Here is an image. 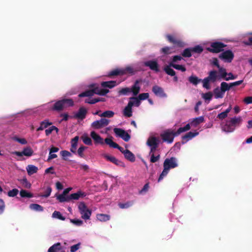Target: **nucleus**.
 <instances>
[{
  "instance_id": "obj_1",
  "label": "nucleus",
  "mask_w": 252,
  "mask_h": 252,
  "mask_svg": "<svg viewBox=\"0 0 252 252\" xmlns=\"http://www.w3.org/2000/svg\"><path fill=\"white\" fill-rule=\"evenodd\" d=\"M242 122V118L240 116L234 117L227 121L225 125L222 126V131L230 133L234 131L236 127L239 126Z\"/></svg>"
},
{
  "instance_id": "obj_2",
  "label": "nucleus",
  "mask_w": 252,
  "mask_h": 252,
  "mask_svg": "<svg viewBox=\"0 0 252 252\" xmlns=\"http://www.w3.org/2000/svg\"><path fill=\"white\" fill-rule=\"evenodd\" d=\"M117 85L115 81H105L101 83V87L103 88H99L95 87V94L104 95L109 92L107 88L111 89Z\"/></svg>"
},
{
  "instance_id": "obj_3",
  "label": "nucleus",
  "mask_w": 252,
  "mask_h": 252,
  "mask_svg": "<svg viewBox=\"0 0 252 252\" xmlns=\"http://www.w3.org/2000/svg\"><path fill=\"white\" fill-rule=\"evenodd\" d=\"M73 105L74 102L72 99L64 98L55 102L52 107V109L57 111H61L64 108L72 106Z\"/></svg>"
},
{
  "instance_id": "obj_4",
  "label": "nucleus",
  "mask_w": 252,
  "mask_h": 252,
  "mask_svg": "<svg viewBox=\"0 0 252 252\" xmlns=\"http://www.w3.org/2000/svg\"><path fill=\"white\" fill-rule=\"evenodd\" d=\"M163 141L168 143H172L175 137L177 136L176 132L172 129H168L164 130L160 135Z\"/></svg>"
},
{
  "instance_id": "obj_5",
  "label": "nucleus",
  "mask_w": 252,
  "mask_h": 252,
  "mask_svg": "<svg viewBox=\"0 0 252 252\" xmlns=\"http://www.w3.org/2000/svg\"><path fill=\"white\" fill-rule=\"evenodd\" d=\"M159 140L158 137L153 135H151L149 136L147 141V145L150 148V154L155 152L159 145Z\"/></svg>"
},
{
  "instance_id": "obj_6",
  "label": "nucleus",
  "mask_w": 252,
  "mask_h": 252,
  "mask_svg": "<svg viewBox=\"0 0 252 252\" xmlns=\"http://www.w3.org/2000/svg\"><path fill=\"white\" fill-rule=\"evenodd\" d=\"M78 209L82 219L88 220L90 218L91 215V212L87 208L84 202H81L79 203L78 205Z\"/></svg>"
},
{
  "instance_id": "obj_7",
  "label": "nucleus",
  "mask_w": 252,
  "mask_h": 252,
  "mask_svg": "<svg viewBox=\"0 0 252 252\" xmlns=\"http://www.w3.org/2000/svg\"><path fill=\"white\" fill-rule=\"evenodd\" d=\"M225 46L220 42H214L211 43L210 47L207 48V50L213 53H219Z\"/></svg>"
},
{
  "instance_id": "obj_8",
  "label": "nucleus",
  "mask_w": 252,
  "mask_h": 252,
  "mask_svg": "<svg viewBox=\"0 0 252 252\" xmlns=\"http://www.w3.org/2000/svg\"><path fill=\"white\" fill-rule=\"evenodd\" d=\"M127 72L129 73H133V69L131 67L128 66L125 68H117L111 71L108 75L109 76H114L118 75H123Z\"/></svg>"
},
{
  "instance_id": "obj_9",
  "label": "nucleus",
  "mask_w": 252,
  "mask_h": 252,
  "mask_svg": "<svg viewBox=\"0 0 252 252\" xmlns=\"http://www.w3.org/2000/svg\"><path fill=\"white\" fill-rule=\"evenodd\" d=\"M114 132L117 137H119L122 138L124 140L127 142L130 138V136L125 130L120 128H115Z\"/></svg>"
},
{
  "instance_id": "obj_10",
  "label": "nucleus",
  "mask_w": 252,
  "mask_h": 252,
  "mask_svg": "<svg viewBox=\"0 0 252 252\" xmlns=\"http://www.w3.org/2000/svg\"><path fill=\"white\" fill-rule=\"evenodd\" d=\"M178 166L177 159L172 157L165 159L163 163V167H166L168 169L174 168Z\"/></svg>"
},
{
  "instance_id": "obj_11",
  "label": "nucleus",
  "mask_w": 252,
  "mask_h": 252,
  "mask_svg": "<svg viewBox=\"0 0 252 252\" xmlns=\"http://www.w3.org/2000/svg\"><path fill=\"white\" fill-rule=\"evenodd\" d=\"M219 57L224 62L230 63L233 60L234 55L231 51L227 50L221 53Z\"/></svg>"
},
{
  "instance_id": "obj_12",
  "label": "nucleus",
  "mask_w": 252,
  "mask_h": 252,
  "mask_svg": "<svg viewBox=\"0 0 252 252\" xmlns=\"http://www.w3.org/2000/svg\"><path fill=\"white\" fill-rule=\"evenodd\" d=\"M33 151L30 147L24 148L22 152L15 151L12 153V154L19 157H22L23 156L31 157L33 155Z\"/></svg>"
},
{
  "instance_id": "obj_13",
  "label": "nucleus",
  "mask_w": 252,
  "mask_h": 252,
  "mask_svg": "<svg viewBox=\"0 0 252 252\" xmlns=\"http://www.w3.org/2000/svg\"><path fill=\"white\" fill-rule=\"evenodd\" d=\"M107 175L104 173H97L95 174V178L97 179V180L102 182L101 190H106L107 189V185L106 182L105 178Z\"/></svg>"
},
{
  "instance_id": "obj_14",
  "label": "nucleus",
  "mask_w": 252,
  "mask_h": 252,
  "mask_svg": "<svg viewBox=\"0 0 252 252\" xmlns=\"http://www.w3.org/2000/svg\"><path fill=\"white\" fill-rule=\"evenodd\" d=\"M146 66L149 67L151 70L158 72L159 71L158 64L157 61H148L144 63Z\"/></svg>"
},
{
  "instance_id": "obj_15",
  "label": "nucleus",
  "mask_w": 252,
  "mask_h": 252,
  "mask_svg": "<svg viewBox=\"0 0 252 252\" xmlns=\"http://www.w3.org/2000/svg\"><path fill=\"white\" fill-rule=\"evenodd\" d=\"M199 134V132L195 131L194 132H189L187 134H186L185 135L183 136L182 137V144H184L189 141L192 139L193 138L195 137L197 135Z\"/></svg>"
},
{
  "instance_id": "obj_16",
  "label": "nucleus",
  "mask_w": 252,
  "mask_h": 252,
  "mask_svg": "<svg viewBox=\"0 0 252 252\" xmlns=\"http://www.w3.org/2000/svg\"><path fill=\"white\" fill-rule=\"evenodd\" d=\"M204 121V118L203 116H200L197 118L191 119L189 120V124H190V127H196Z\"/></svg>"
},
{
  "instance_id": "obj_17",
  "label": "nucleus",
  "mask_w": 252,
  "mask_h": 252,
  "mask_svg": "<svg viewBox=\"0 0 252 252\" xmlns=\"http://www.w3.org/2000/svg\"><path fill=\"white\" fill-rule=\"evenodd\" d=\"M104 157L107 160L114 163L115 164H116L117 165H118L120 166H123V167L125 166V164L123 162L119 160L118 159H117L114 156L109 155H104Z\"/></svg>"
},
{
  "instance_id": "obj_18",
  "label": "nucleus",
  "mask_w": 252,
  "mask_h": 252,
  "mask_svg": "<svg viewBox=\"0 0 252 252\" xmlns=\"http://www.w3.org/2000/svg\"><path fill=\"white\" fill-rule=\"evenodd\" d=\"M92 89L91 90H87L78 95L80 97H90L94 95V84H92L91 85Z\"/></svg>"
},
{
  "instance_id": "obj_19",
  "label": "nucleus",
  "mask_w": 252,
  "mask_h": 252,
  "mask_svg": "<svg viewBox=\"0 0 252 252\" xmlns=\"http://www.w3.org/2000/svg\"><path fill=\"white\" fill-rule=\"evenodd\" d=\"M153 92L158 96L160 97H165L166 96L163 89L158 86H155L153 87Z\"/></svg>"
},
{
  "instance_id": "obj_20",
  "label": "nucleus",
  "mask_w": 252,
  "mask_h": 252,
  "mask_svg": "<svg viewBox=\"0 0 252 252\" xmlns=\"http://www.w3.org/2000/svg\"><path fill=\"white\" fill-rule=\"evenodd\" d=\"M87 114V110L83 107L79 108L78 112L74 115L75 118L83 120L85 118Z\"/></svg>"
},
{
  "instance_id": "obj_21",
  "label": "nucleus",
  "mask_w": 252,
  "mask_h": 252,
  "mask_svg": "<svg viewBox=\"0 0 252 252\" xmlns=\"http://www.w3.org/2000/svg\"><path fill=\"white\" fill-rule=\"evenodd\" d=\"M109 123V120L105 118H101L99 120L95 121V128L106 126Z\"/></svg>"
},
{
  "instance_id": "obj_22",
  "label": "nucleus",
  "mask_w": 252,
  "mask_h": 252,
  "mask_svg": "<svg viewBox=\"0 0 252 252\" xmlns=\"http://www.w3.org/2000/svg\"><path fill=\"white\" fill-rule=\"evenodd\" d=\"M215 98L216 99L222 98L224 95V93L220 87H217L213 91Z\"/></svg>"
},
{
  "instance_id": "obj_23",
  "label": "nucleus",
  "mask_w": 252,
  "mask_h": 252,
  "mask_svg": "<svg viewBox=\"0 0 252 252\" xmlns=\"http://www.w3.org/2000/svg\"><path fill=\"white\" fill-rule=\"evenodd\" d=\"M95 115L101 117L112 118L114 115V112L112 111L108 110L101 113L99 111H95Z\"/></svg>"
},
{
  "instance_id": "obj_24",
  "label": "nucleus",
  "mask_w": 252,
  "mask_h": 252,
  "mask_svg": "<svg viewBox=\"0 0 252 252\" xmlns=\"http://www.w3.org/2000/svg\"><path fill=\"white\" fill-rule=\"evenodd\" d=\"M124 115L127 117H130L132 115V107L131 103H128L123 111Z\"/></svg>"
},
{
  "instance_id": "obj_25",
  "label": "nucleus",
  "mask_w": 252,
  "mask_h": 252,
  "mask_svg": "<svg viewBox=\"0 0 252 252\" xmlns=\"http://www.w3.org/2000/svg\"><path fill=\"white\" fill-rule=\"evenodd\" d=\"M62 249V245L61 243H57L51 247H50L48 250V252H58Z\"/></svg>"
},
{
  "instance_id": "obj_26",
  "label": "nucleus",
  "mask_w": 252,
  "mask_h": 252,
  "mask_svg": "<svg viewBox=\"0 0 252 252\" xmlns=\"http://www.w3.org/2000/svg\"><path fill=\"white\" fill-rule=\"evenodd\" d=\"M231 109H232L231 106L230 105L228 107V108H227L224 111L219 113L217 116V118H219L220 120H222L223 119H224V118H225L227 117L228 113L230 112Z\"/></svg>"
},
{
  "instance_id": "obj_27",
  "label": "nucleus",
  "mask_w": 252,
  "mask_h": 252,
  "mask_svg": "<svg viewBox=\"0 0 252 252\" xmlns=\"http://www.w3.org/2000/svg\"><path fill=\"white\" fill-rule=\"evenodd\" d=\"M52 123L50 122L48 120L46 119L40 123V126L37 128V131L42 130L43 129L47 128L48 126H51Z\"/></svg>"
},
{
  "instance_id": "obj_28",
  "label": "nucleus",
  "mask_w": 252,
  "mask_h": 252,
  "mask_svg": "<svg viewBox=\"0 0 252 252\" xmlns=\"http://www.w3.org/2000/svg\"><path fill=\"white\" fill-rule=\"evenodd\" d=\"M124 156L127 159L131 162H133L135 160L134 154L128 150H126V151L124 153Z\"/></svg>"
},
{
  "instance_id": "obj_29",
  "label": "nucleus",
  "mask_w": 252,
  "mask_h": 252,
  "mask_svg": "<svg viewBox=\"0 0 252 252\" xmlns=\"http://www.w3.org/2000/svg\"><path fill=\"white\" fill-rule=\"evenodd\" d=\"M167 38L170 42L174 43L175 46H182L183 45V43L182 42L177 40L172 35H167Z\"/></svg>"
},
{
  "instance_id": "obj_30",
  "label": "nucleus",
  "mask_w": 252,
  "mask_h": 252,
  "mask_svg": "<svg viewBox=\"0 0 252 252\" xmlns=\"http://www.w3.org/2000/svg\"><path fill=\"white\" fill-rule=\"evenodd\" d=\"M132 89V93L133 95L136 96L139 92L140 87L139 85V81H136L134 85L131 88Z\"/></svg>"
},
{
  "instance_id": "obj_31",
  "label": "nucleus",
  "mask_w": 252,
  "mask_h": 252,
  "mask_svg": "<svg viewBox=\"0 0 252 252\" xmlns=\"http://www.w3.org/2000/svg\"><path fill=\"white\" fill-rule=\"evenodd\" d=\"M128 103H131L132 107L133 106L138 107L140 105L141 102L138 97H132L130 98V100Z\"/></svg>"
},
{
  "instance_id": "obj_32",
  "label": "nucleus",
  "mask_w": 252,
  "mask_h": 252,
  "mask_svg": "<svg viewBox=\"0 0 252 252\" xmlns=\"http://www.w3.org/2000/svg\"><path fill=\"white\" fill-rule=\"evenodd\" d=\"M27 170L29 175H32L37 172L38 168L33 165H29L27 167Z\"/></svg>"
},
{
  "instance_id": "obj_33",
  "label": "nucleus",
  "mask_w": 252,
  "mask_h": 252,
  "mask_svg": "<svg viewBox=\"0 0 252 252\" xmlns=\"http://www.w3.org/2000/svg\"><path fill=\"white\" fill-rule=\"evenodd\" d=\"M57 198L60 202H64L70 201L69 196H67L66 195L64 194L63 193H62L61 194L58 195L57 196Z\"/></svg>"
},
{
  "instance_id": "obj_34",
  "label": "nucleus",
  "mask_w": 252,
  "mask_h": 252,
  "mask_svg": "<svg viewBox=\"0 0 252 252\" xmlns=\"http://www.w3.org/2000/svg\"><path fill=\"white\" fill-rule=\"evenodd\" d=\"M190 124H187L185 126L181 127L177 130L176 132V135H179L181 133L186 132L190 129Z\"/></svg>"
},
{
  "instance_id": "obj_35",
  "label": "nucleus",
  "mask_w": 252,
  "mask_h": 252,
  "mask_svg": "<svg viewBox=\"0 0 252 252\" xmlns=\"http://www.w3.org/2000/svg\"><path fill=\"white\" fill-rule=\"evenodd\" d=\"M29 207L31 210L37 212H42L43 211V207L37 204H31L30 205Z\"/></svg>"
},
{
  "instance_id": "obj_36",
  "label": "nucleus",
  "mask_w": 252,
  "mask_h": 252,
  "mask_svg": "<svg viewBox=\"0 0 252 252\" xmlns=\"http://www.w3.org/2000/svg\"><path fill=\"white\" fill-rule=\"evenodd\" d=\"M218 77L217 72L216 71H211L209 72V76L207 78L211 81L215 82L217 80Z\"/></svg>"
},
{
  "instance_id": "obj_37",
  "label": "nucleus",
  "mask_w": 252,
  "mask_h": 252,
  "mask_svg": "<svg viewBox=\"0 0 252 252\" xmlns=\"http://www.w3.org/2000/svg\"><path fill=\"white\" fill-rule=\"evenodd\" d=\"M231 88L230 83L228 84L225 82H222L220 84V88L225 93L226 91H229Z\"/></svg>"
},
{
  "instance_id": "obj_38",
  "label": "nucleus",
  "mask_w": 252,
  "mask_h": 252,
  "mask_svg": "<svg viewBox=\"0 0 252 252\" xmlns=\"http://www.w3.org/2000/svg\"><path fill=\"white\" fill-rule=\"evenodd\" d=\"M105 142L110 147L116 148L118 147V145L113 141L112 137L106 138L105 139Z\"/></svg>"
},
{
  "instance_id": "obj_39",
  "label": "nucleus",
  "mask_w": 252,
  "mask_h": 252,
  "mask_svg": "<svg viewBox=\"0 0 252 252\" xmlns=\"http://www.w3.org/2000/svg\"><path fill=\"white\" fill-rule=\"evenodd\" d=\"M96 218L97 219L100 221H107L110 219V216L109 215L102 214H97Z\"/></svg>"
},
{
  "instance_id": "obj_40",
  "label": "nucleus",
  "mask_w": 252,
  "mask_h": 252,
  "mask_svg": "<svg viewBox=\"0 0 252 252\" xmlns=\"http://www.w3.org/2000/svg\"><path fill=\"white\" fill-rule=\"evenodd\" d=\"M171 67H172V66L170 65L169 63L168 65L164 67V70L168 75L172 76H175V72L173 69L171 68Z\"/></svg>"
},
{
  "instance_id": "obj_41",
  "label": "nucleus",
  "mask_w": 252,
  "mask_h": 252,
  "mask_svg": "<svg viewBox=\"0 0 252 252\" xmlns=\"http://www.w3.org/2000/svg\"><path fill=\"white\" fill-rule=\"evenodd\" d=\"M83 194L81 191H78L76 193H72L69 195V201L71 200H78Z\"/></svg>"
},
{
  "instance_id": "obj_42",
  "label": "nucleus",
  "mask_w": 252,
  "mask_h": 252,
  "mask_svg": "<svg viewBox=\"0 0 252 252\" xmlns=\"http://www.w3.org/2000/svg\"><path fill=\"white\" fill-rule=\"evenodd\" d=\"M20 195L21 197L32 198L33 196V194L28 192L27 190L22 189L20 191Z\"/></svg>"
},
{
  "instance_id": "obj_43",
  "label": "nucleus",
  "mask_w": 252,
  "mask_h": 252,
  "mask_svg": "<svg viewBox=\"0 0 252 252\" xmlns=\"http://www.w3.org/2000/svg\"><path fill=\"white\" fill-rule=\"evenodd\" d=\"M170 65L172 66V67L175 69L181 70L182 72H184L186 70L185 67L182 65L177 64L174 63H170Z\"/></svg>"
},
{
  "instance_id": "obj_44",
  "label": "nucleus",
  "mask_w": 252,
  "mask_h": 252,
  "mask_svg": "<svg viewBox=\"0 0 252 252\" xmlns=\"http://www.w3.org/2000/svg\"><path fill=\"white\" fill-rule=\"evenodd\" d=\"M189 80L190 83H191L194 85H196L198 83H199L201 81V79H198L196 76H193V75L190 76L189 78Z\"/></svg>"
},
{
  "instance_id": "obj_45",
  "label": "nucleus",
  "mask_w": 252,
  "mask_h": 252,
  "mask_svg": "<svg viewBox=\"0 0 252 252\" xmlns=\"http://www.w3.org/2000/svg\"><path fill=\"white\" fill-rule=\"evenodd\" d=\"M213 94L211 92H208L202 94V97L205 100L208 101V103L212 99Z\"/></svg>"
},
{
  "instance_id": "obj_46",
  "label": "nucleus",
  "mask_w": 252,
  "mask_h": 252,
  "mask_svg": "<svg viewBox=\"0 0 252 252\" xmlns=\"http://www.w3.org/2000/svg\"><path fill=\"white\" fill-rule=\"evenodd\" d=\"M129 93H132V89L130 88H122L118 92L119 95H126Z\"/></svg>"
},
{
  "instance_id": "obj_47",
  "label": "nucleus",
  "mask_w": 252,
  "mask_h": 252,
  "mask_svg": "<svg viewBox=\"0 0 252 252\" xmlns=\"http://www.w3.org/2000/svg\"><path fill=\"white\" fill-rule=\"evenodd\" d=\"M164 167L163 170L158 178V182H160L164 178V177H165L167 175V174L169 171V170L168 169V168H166V167Z\"/></svg>"
},
{
  "instance_id": "obj_48",
  "label": "nucleus",
  "mask_w": 252,
  "mask_h": 252,
  "mask_svg": "<svg viewBox=\"0 0 252 252\" xmlns=\"http://www.w3.org/2000/svg\"><path fill=\"white\" fill-rule=\"evenodd\" d=\"M52 217L58 218V219L62 220H64L65 219V218L62 216L61 213L60 212L58 211H54L53 213L52 214Z\"/></svg>"
},
{
  "instance_id": "obj_49",
  "label": "nucleus",
  "mask_w": 252,
  "mask_h": 252,
  "mask_svg": "<svg viewBox=\"0 0 252 252\" xmlns=\"http://www.w3.org/2000/svg\"><path fill=\"white\" fill-rule=\"evenodd\" d=\"M21 183L25 188L30 189L31 187V183L28 181L26 178H24L21 180Z\"/></svg>"
},
{
  "instance_id": "obj_50",
  "label": "nucleus",
  "mask_w": 252,
  "mask_h": 252,
  "mask_svg": "<svg viewBox=\"0 0 252 252\" xmlns=\"http://www.w3.org/2000/svg\"><path fill=\"white\" fill-rule=\"evenodd\" d=\"M81 138H82L83 142L85 144L88 145L91 144V143H92L91 139L87 135H83L81 137Z\"/></svg>"
},
{
  "instance_id": "obj_51",
  "label": "nucleus",
  "mask_w": 252,
  "mask_h": 252,
  "mask_svg": "<svg viewBox=\"0 0 252 252\" xmlns=\"http://www.w3.org/2000/svg\"><path fill=\"white\" fill-rule=\"evenodd\" d=\"M60 154L62 156L63 159L64 160H67L66 157H70L71 156V153L66 150H63L61 151Z\"/></svg>"
},
{
  "instance_id": "obj_52",
  "label": "nucleus",
  "mask_w": 252,
  "mask_h": 252,
  "mask_svg": "<svg viewBox=\"0 0 252 252\" xmlns=\"http://www.w3.org/2000/svg\"><path fill=\"white\" fill-rule=\"evenodd\" d=\"M161 52L164 54H170L174 52L173 51V48L172 47H165L162 48L161 49Z\"/></svg>"
},
{
  "instance_id": "obj_53",
  "label": "nucleus",
  "mask_w": 252,
  "mask_h": 252,
  "mask_svg": "<svg viewBox=\"0 0 252 252\" xmlns=\"http://www.w3.org/2000/svg\"><path fill=\"white\" fill-rule=\"evenodd\" d=\"M19 192V190L17 189H14L12 190H9L7 192V195L9 197H15L16 196Z\"/></svg>"
},
{
  "instance_id": "obj_54",
  "label": "nucleus",
  "mask_w": 252,
  "mask_h": 252,
  "mask_svg": "<svg viewBox=\"0 0 252 252\" xmlns=\"http://www.w3.org/2000/svg\"><path fill=\"white\" fill-rule=\"evenodd\" d=\"M210 81V80L207 77L204 78L202 81L203 87L207 90L210 89V83H209Z\"/></svg>"
},
{
  "instance_id": "obj_55",
  "label": "nucleus",
  "mask_w": 252,
  "mask_h": 252,
  "mask_svg": "<svg viewBox=\"0 0 252 252\" xmlns=\"http://www.w3.org/2000/svg\"><path fill=\"white\" fill-rule=\"evenodd\" d=\"M191 48H187L183 51L182 55L185 57H190L191 56Z\"/></svg>"
},
{
  "instance_id": "obj_56",
  "label": "nucleus",
  "mask_w": 252,
  "mask_h": 252,
  "mask_svg": "<svg viewBox=\"0 0 252 252\" xmlns=\"http://www.w3.org/2000/svg\"><path fill=\"white\" fill-rule=\"evenodd\" d=\"M191 48L192 52L200 53L203 51V48L200 45H196Z\"/></svg>"
},
{
  "instance_id": "obj_57",
  "label": "nucleus",
  "mask_w": 252,
  "mask_h": 252,
  "mask_svg": "<svg viewBox=\"0 0 252 252\" xmlns=\"http://www.w3.org/2000/svg\"><path fill=\"white\" fill-rule=\"evenodd\" d=\"M219 72L220 73V76L221 78H224L227 75V73L226 71V69L220 66V68H218Z\"/></svg>"
},
{
  "instance_id": "obj_58",
  "label": "nucleus",
  "mask_w": 252,
  "mask_h": 252,
  "mask_svg": "<svg viewBox=\"0 0 252 252\" xmlns=\"http://www.w3.org/2000/svg\"><path fill=\"white\" fill-rule=\"evenodd\" d=\"M52 191V188L50 187H48L46 189L45 191V192L43 194L41 195L40 196L43 197L47 198L49 197L51 194Z\"/></svg>"
},
{
  "instance_id": "obj_59",
  "label": "nucleus",
  "mask_w": 252,
  "mask_h": 252,
  "mask_svg": "<svg viewBox=\"0 0 252 252\" xmlns=\"http://www.w3.org/2000/svg\"><path fill=\"white\" fill-rule=\"evenodd\" d=\"M149 96V94L147 93H142V94H140L138 95V97L140 101V100H144L148 99Z\"/></svg>"
},
{
  "instance_id": "obj_60",
  "label": "nucleus",
  "mask_w": 252,
  "mask_h": 252,
  "mask_svg": "<svg viewBox=\"0 0 252 252\" xmlns=\"http://www.w3.org/2000/svg\"><path fill=\"white\" fill-rule=\"evenodd\" d=\"M70 222L77 226H80L83 224V221L79 219H71Z\"/></svg>"
},
{
  "instance_id": "obj_61",
  "label": "nucleus",
  "mask_w": 252,
  "mask_h": 252,
  "mask_svg": "<svg viewBox=\"0 0 252 252\" xmlns=\"http://www.w3.org/2000/svg\"><path fill=\"white\" fill-rule=\"evenodd\" d=\"M86 149V147L84 146H81L78 150L77 151V153L78 154V155L79 156V157H81V158H83V152L85 150V149Z\"/></svg>"
},
{
  "instance_id": "obj_62",
  "label": "nucleus",
  "mask_w": 252,
  "mask_h": 252,
  "mask_svg": "<svg viewBox=\"0 0 252 252\" xmlns=\"http://www.w3.org/2000/svg\"><path fill=\"white\" fill-rule=\"evenodd\" d=\"M150 154L151 155L150 161L152 162H155L159 159V155H158L157 156H155L154 153H152L151 154L150 153Z\"/></svg>"
},
{
  "instance_id": "obj_63",
  "label": "nucleus",
  "mask_w": 252,
  "mask_h": 252,
  "mask_svg": "<svg viewBox=\"0 0 252 252\" xmlns=\"http://www.w3.org/2000/svg\"><path fill=\"white\" fill-rule=\"evenodd\" d=\"M80 243H78L77 244L74 245L70 247V252H75L77 251L80 248Z\"/></svg>"
},
{
  "instance_id": "obj_64",
  "label": "nucleus",
  "mask_w": 252,
  "mask_h": 252,
  "mask_svg": "<svg viewBox=\"0 0 252 252\" xmlns=\"http://www.w3.org/2000/svg\"><path fill=\"white\" fill-rule=\"evenodd\" d=\"M237 78V76H234L233 75L232 73H227V76L225 78V80L226 81H228L230 80H234Z\"/></svg>"
}]
</instances>
